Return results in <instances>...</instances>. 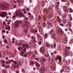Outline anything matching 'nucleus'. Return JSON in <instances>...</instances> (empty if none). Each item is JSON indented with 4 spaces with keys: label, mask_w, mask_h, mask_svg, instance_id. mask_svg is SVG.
<instances>
[{
    "label": "nucleus",
    "mask_w": 73,
    "mask_h": 73,
    "mask_svg": "<svg viewBox=\"0 0 73 73\" xmlns=\"http://www.w3.org/2000/svg\"><path fill=\"white\" fill-rule=\"evenodd\" d=\"M24 23H25V25L26 26V27H29V25H30V22H27V21H25V22H24Z\"/></svg>",
    "instance_id": "9d476101"
},
{
    "label": "nucleus",
    "mask_w": 73,
    "mask_h": 73,
    "mask_svg": "<svg viewBox=\"0 0 73 73\" xmlns=\"http://www.w3.org/2000/svg\"><path fill=\"white\" fill-rule=\"evenodd\" d=\"M9 61H10V62H13V61L14 60L13 59H11V60L9 59Z\"/></svg>",
    "instance_id": "e433bc0d"
},
{
    "label": "nucleus",
    "mask_w": 73,
    "mask_h": 73,
    "mask_svg": "<svg viewBox=\"0 0 73 73\" xmlns=\"http://www.w3.org/2000/svg\"><path fill=\"white\" fill-rule=\"evenodd\" d=\"M39 32H41V31H42V30L41 28V29H39Z\"/></svg>",
    "instance_id": "864d4df0"
},
{
    "label": "nucleus",
    "mask_w": 73,
    "mask_h": 73,
    "mask_svg": "<svg viewBox=\"0 0 73 73\" xmlns=\"http://www.w3.org/2000/svg\"><path fill=\"white\" fill-rule=\"evenodd\" d=\"M31 56H34V53L33 52H31L30 53Z\"/></svg>",
    "instance_id": "7c9ffc66"
},
{
    "label": "nucleus",
    "mask_w": 73,
    "mask_h": 73,
    "mask_svg": "<svg viewBox=\"0 0 73 73\" xmlns=\"http://www.w3.org/2000/svg\"><path fill=\"white\" fill-rule=\"evenodd\" d=\"M35 65L36 66L38 67V68H40V64L39 63H38L37 62L35 61Z\"/></svg>",
    "instance_id": "dca6fc26"
},
{
    "label": "nucleus",
    "mask_w": 73,
    "mask_h": 73,
    "mask_svg": "<svg viewBox=\"0 0 73 73\" xmlns=\"http://www.w3.org/2000/svg\"><path fill=\"white\" fill-rule=\"evenodd\" d=\"M31 38L33 40L34 42H36V38H35V37H33V36H32Z\"/></svg>",
    "instance_id": "412c9836"
},
{
    "label": "nucleus",
    "mask_w": 73,
    "mask_h": 73,
    "mask_svg": "<svg viewBox=\"0 0 73 73\" xmlns=\"http://www.w3.org/2000/svg\"><path fill=\"white\" fill-rule=\"evenodd\" d=\"M2 72H3V73H5V70H3L2 71Z\"/></svg>",
    "instance_id": "bf43d9fd"
},
{
    "label": "nucleus",
    "mask_w": 73,
    "mask_h": 73,
    "mask_svg": "<svg viewBox=\"0 0 73 73\" xmlns=\"http://www.w3.org/2000/svg\"><path fill=\"white\" fill-rule=\"evenodd\" d=\"M38 25H39V26H38V29H40L41 28V25L40 24L39 22L38 23Z\"/></svg>",
    "instance_id": "2f4dec72"
},
{
    "label": "nucleus",
    "mask_w": 73,
    "mask_h": 73,
    "mask_svg": "<svg viewBox=\"0 0 73 73\" xmlns=\"http://www.w3.org/2000/svg\"><path fill=\"white\" fill-rule=\"evenodd\" d=\"M70 44H73V39H72L70 41Z\"/></svg>",
    "instance_id": "c9c22d12"
},
{
    "label": "nucleus",
    "mask_w": 73,
    "mask_h": 73,
    "mask_svg": "<svg viewBox=\"0 0 73 73\" xmlns=\"http://www.w3.org/2000/svg\"><path fill=\"white\" fill-rule=\"evenodd\" d=\"M24 71H25V70L24 69H21V72H24Z\"/></svg>",
    "instance_id": "c03bdc74"
},
{
    "label": "nucleus",
    "mask_w": 73,
    "mask_h": 73,
    "mask_svg": "<svg viewBox=\"0 0 73 73\" xmlns=\"http://www.w3.org/2000/svg\"><path fill=\"white\" fill-rule=\"evenodd\" d=\"M55 8L56 9H58V6L57 5V4H55Z\"/></svg>",
    "instance_id": "a878e982"
},
{
    "label": "nucleus",
    "mask_w": 73,
    "mask_h": 73,
    "mask_svg": "<svg viewBox=\"0 0 73 73\" xmlns=\"http://www.w3.org/2000/svg\"><path fill=\"white\" fill-rule=\"evenodd\" d=\"M24 52L23 51H22L21 52V54H23H23H24Z\"/></svg>",
    "instance_id": "0e129e2a"
},
{
    "label": "nucleus",
    "mask_w": 73,
    "mask_h": 73,
    "mask_svg": "<svg viewBox=\"0 0 73 73\" xmlns=\"http://www.w3.org/2000/svg\"><path fill=\"white\" fill-rule=\"evenodd\" d=\"M49 33L50 34V36H51L52 38H54V37L56 36V34H55V31L54 30H51L49 32Z\"/></svg>",
    "instance_id": "f257e3e1"
},
{
    "label": "nucleus",
    "mask_w": 73,
    "mask_h": 73,
    "mask_svg": "<svg viewBox=\"0 0 73 73\" xmlns=\"http://www.w3.org/2000/svg\"><path fill=\"white\" fill-rule=\"evenodd\" d=\"M9 7V5H8L1 4H0V7L2 8H4L5 9L7 8H8Z\"/></svg>",
    "instance_id": "39448f33"
},
{
    "label": "nucleus",
    "mask_w": 73,
    "mask_h": 73,
    "mask_svg": "<svg viewBox=\"0 0 73 73\" xmlns=\"http://www.w3.org/2000/svg\"><path fill=\"white\" fill-rule=\"evenodd\" d=\"M5 59L6 60H8V57H6L5 58Z\"/></svg>",
    "instance_id": "e2e57ef3"
},
{
    "label": "nucleus",
    "mask_w": 73,
    "mask_h": 73,
    "mask_svg": "<svg viewBox=\"0 0 73 73\" xmlns=\"http://www.w3.org/2000/svg\"><path fill=\"white\" fill-rule=\"evenodd\" d=\"M21 3H22L23 4H22V5H21V7L23 6V5H24V1H23V2H21Z\"/></svg>",
    "instance_id": "6e6d98bb"
},
{
    "label": "nucleus",
    "mask_w": 73,
    "mask_h": 73,
    "mask_svg": "<svg viewBox=\"0 0 73 73\" xmlns=\"http://www.w3.org/2000/svg\"><path fill=\"white\" fill-rule=\"evenodd\" d=\"M23 48H24V47H25V48L26 49H28V48H29V45H28V44H23Z\"/></svg>",
    "instance_id": "f8f14e48"
},
{
    "label": "nucleus",
    "mask_w": 73,
    "mask_h": 73,
    "mask_svg": "<svg viewBox=\"0 0 73 73\" xmlns=\"http://www.w3.org/2000/svg\"><path fill=\"white\" fill-rule=\"evenodd\" d=\"M3 41L5 43H6V44H7V39L4 40Z\"/></svg>",
    "instance_id": "f704fd0d"
},
{
    "label": "nucleus",
    "mask_w": 73,
    "mask_h": 73,
    "mask_svg": "<svg viewBox=\"0 0 73 73\" xmlns=\"http://www.w3.org/2000/svg\"><path fill=\"white\" fill-rule=\"evenodd\" d=\"M54 49H55V48H56V44L54 43Z\"/></svg>",
    "instance_id": "37998d69"
},
{
    "label": "nucleus",
    "mask_w": 73,
    "mask_h": 73,
    "mask_svg": "<svg viewBox=\"0 0 73 73\" xmlns=\"http://www.w3.org/2000/svg\"><path fill=\"white\" fill-rule=\"evenodd\" d=\"M52 23H49L47 25L46 28L48 29H49L50 28V27H52Z\"/></svg>",
    "instance_id": "ddd939ff"
},
{
    "label": "nucleus",
    "mask_w": 73,
    "mask_h": 73,
    "mask_svg": "<svg viewBox=\"0 0 73 73\" xmlns=\"http://www.w3.org/2000/svg\"><path fill=\"white\" fill-rule=\"evenodd\" d=\"M66 27L67 28H70V27H72V23H69L66 25Z\"/></svg>",
    "instance_id": "4468645a"
},
{
    "label": "nucleus",
    "mask_w": 73,
    "mask_h": 73,
    "mask_svg": "<svg viewBox=\"0 0 73 73\" xmlns=\"http://www.w3.org/2000/svg\"><path fill=\"white\" fill-rule=\"evenodd\" d=\"M69 53V51L68 50H67L66 51H65L64 52V54H67L68 55Z\"/></svg>",
    "instance_id": "aec40b11"
},
{
    "label": "nucleus",
    "mask_w": 73,
    "mask_h": 73,
    "mask_svg": "<svg viewBox=\"0 0 73 73\" xmlns=\"http://www.w3.org/2000/svg\"><path fill=\"white\" fill-rule=\"evenodd\" d=\"M38 44H39V45H41V42L39 41L38 42Z\"/></svg>",
    "instance_id": "13d9d810"
},
{
    "label": "nucleus",
    "mask_w": 73,
    "mask_h": 73,
    "mask_svg": "<svg viewBox=\"0 0 73 73\" xmlns=\"http://www.w3.org/2000/svg\"><path fill=\"white\" fill-rule=\"evenodd\" d=\"M69 16L70 17V19L71 21H72V16H71V14H69Z\"/></svg>",
    "instance_id": "c85d7f7f"
},
{
    "label": "nucleus",
    "mask_w": 73,
    "mask_h": 73,
    "mask_svg": "<svg viewBox=\"0 0 73 73\" xmlns=\"http://www.w3.org/2000/svg\"><path fill=\"white\" fill-rule=\"evenodd\" d=\"M60 26H62V27H64V24H63L62 23L60 24Z\"/></svg>",
    "instance_id": "a18cd8bd"
},
{
    "label": "nucleus",
    "mask_w": 73,
    "mask_h": 73,
    "mask_svg": "<svg viewBox=\"0 0 73 73\" xmlns=\"http://www.w3.org/2000/svg\"><path fill=\"white\" fill-rule=\"evenodd\" d=\"M40 50V53H41V52H42V53H44V51H45V47H42Z\"/></svg>",
    "instance_id": "1a4fd4ad"
},
{
    "label": "nucleus",
    "mask_w": 73,
    "mask_h": 73,
    "mask_svg": "<svg viewBox=\"0 0 73 73\" xmlns=\"http://www.w3.org/2000/svg\"><path fill=\"white\" fill-rule=\"evenodd\" d=\"M39 38L40 39V40H42V37L41 36H40L39 37Z\"/></svg>",
    "instance_id": "4c0bfd02"
},
{
    "label": "nucleus",
    "mask_w": 73,
    "mask_h": 73,
    "mask_svg": "<svg viewBox=\"0 0 73 73\" xmlns=\"http://www.w3.org/2000/svg\"><path fill=\"white\" fill-rule=\"evenodd\" d=\"M65 66H63V68L60 71V73H62V72H63V71L64 70V69H65Z\"/></svg>",
    "instance_id": "5701e85b"
},
{
    "label": "nucleus",
    "mask_w": 73,
    "mask_h": 73,
    "mask_svg": "<svg viewBox=\"0 0 73 73\" xmlns=\"http://www.w3.org/2000/svg\"><path fill=\"white\" fill-rule=\"evenodd\" d=\"M27 56V54H25L24 55V56H25V57H26Z\"/></svg>",
    "instance_id": "69168bd1"
},
{
    "label": "nucleus",
    "mask_w": 73,
    "mask_h": 73,
    "mask_svg": "<svg viewBox=\"0 0 73 73\" xmlns=\"http://www.w3.org/2000/svg\"><path fill=\"white\" fill-rule=\"evenodd\" d=\"M34 53H35V54H37V51H36V50L35 51Z\"/></svg>",
    "instance_id": "680f3d73"
},
{
    "label": "nucleus",
    "mask_w": 73,
    "mask_h": 73,
    "mask_svg": "<svg viewBox=\"0 0 73 73\" xmlns=\"http://www.w3.org/2000/svg\"><path fill=\"white\" fill-rule=\"evenodd\" d=\"M13 63L15 64H17V62L16 61H14Z\"/></svg>",
    "instance_id": "09e8293b"
},
{
    "label": "nucleus",
    "mask_w": 73,
    "mask_h": 73,
    "mask_svg": "<svg viewBox=\"0 0 73 73\" xmlns=\"http://www.w3.org/2000/svg\"><path fill=\"white\" fill-rule=\"evenodd\" d=\"M33 18V16L32 15H31L29 16V19L30 20H32Z\"/></svg>",
    "instance_id": "b1692460"
},
{
    "label": "nucleus",
    "mask_w": 73,
    "mask_h": 73,
    "mask_svg": "<svg viewBox=\"0 0 73 73\" xmlns=\"http://www.w3.org/2000/svg\"><path fill=\"white\" fill-rule=\"evenodd\" d=\"M9 31H10V29H11V27L9 26H8L7 27H6L5 28V29L6 30H8Z\"/></svg>",
    "instance_id": "6ab92c4d"
},
{
    "label": "nucleus",
    "mask_w": 73,
    "mask_h": 73,
    "mask_svg": "<svg viewBox=\"0 0 73 73\" xmlns=\"http://www.w3.org/2000/svg\"><path fill=\"white\" fill-rule=\"evenodd\" d=\"M59 64L60 65H61L62 63H61V61H60V62H59Z\"/></svg>",
    "instance_id": "79ce46f5"
},
{
    "label": "nucleus",
    "mask_w": 73,
    "mask_h": 73,
    "mask_svg": "<svg viewBox=\"0 0 73 73\" xmlns=\"http://www.w3.org/2000/svg\"><path fill=\"white\" fill-rule=\"evenodd\" d=\"M52 14H50L48 16V18L50 19V18H52Z\"/></svg>",
    "instance_id": "393cba45"
},
{
    "label": "nucleus",
    "mask_w": 73,
    "mask_h": 73,
    "mask_svg": "<svg viewBox=\"0 0 73 73\" xmlns=\"http://www.w3.org/2000/svg\"><path fill=\"white\" fill-rule=\"evenodd\" d=\"M58 59H59V60H60V61H61V57H58Z\"/></svg>",
    "instance_id": "49530a36"
},
{
    "label": "nucleus",
    "mask_w": 73,
    "mask_h": 73,
    "mask_svg": "<svg viewBox=\"0 0 73 73\" xmlns=\"http://www.w3.org/2000/svg\"><path fill=\"white\" fill-rule=\"evenodd\" d=\"M44 36L46 37H48V34H45L44 35Z\"/></svg>",
    "instance_id": "8fccbe9b"
},
{
    "label": "nucleus",
    "mask_w": 73,
    "mask_h": 73,
    "mask_svg": "<svg viewBox=\"0 0 73 73\" xmlns=\"http://www.w3.org/2000/svg\"><path fill=\"white\" fill-rule=\"evenodd\" d=\"M54 57H55V56L54 55L53 56V58H51V59L49 56L48 57V59L50 60V62L51 64H54Z\"/></svg>",
    "instance_id": "20e7f679"
},
{
    "label": "nucleus",
    "mask_w": 73,
    "mask_h": 73,
    "mask_svg": "<svg viewBox=\"0 0 73 73\" xmlns=\"http://www.w3.org/2000/svg\"><path fill=\"white\" fill-rule=\"evenodd\" d=\"M15 15H16L17 16H20V17H23L24 16V14L21 11H19L18 12L16 11L15 13Z\"/></svg>",
    "instance_id": "f03ea898"
},
{
    "label": "nucleus",
    "mask_w": 73,
    "mask_h": 73,
    "mask_svg": "<svg viewBox=\"0 0 73 73\" xmlns=\"http://www.w3.org/2000/svg\"><path fill=\"white\" fill-rule=\"evenodd\" d=\"M17 5V4L15 5L13 7V8H16Z\"/></svg>",
    "instance_id": "ea45409f"
},
{
    "label": "nucleus",
    "mask_w": 73,
    "mask_h": 73,
    "mask_svg": "<svg viewBox=\"0 0 73 73\" xmlns=\"http://www.w3.org/2000/svg\"><path fill=\"white\" fill-rule=\"evenodd\" d=\"M36 35L38 37V40H39L38 39V38H39V36L40 37V34H39L38 33H37V34H36Z\"/></svg>",
    "instance_id": "473e14b6"
},
{
    "label": "nucleus",
    "mask_w": 73,
    "mask_h": 73,
    "mask_svg": "<svg viewBox=\"0 0 73 73\" xmlns=\"http://www.w3.org/2000/svg\"><path fill=\"white\" fill-rule=\"evenodd\" d=\"M46 45L48 48H49L50 47V44L49 42H46Z\"/></svg>",
    "instance_id": "f3484780"
},
{
    "label": "nucleus",
    "mask_w": 73,
    "mask_h": 73,
    "mask_svg": "<svg viewBox=\"0 0 73 73\" xmlns=\"http://www.w3.org/2000/svg\"><path fill=\"white\" fill-rule=\"evenodd\" d=\"M46 12H49V11H50V10H49V9H46Z\"/></svg>",
    "instance_id": "4d7b16f0"
},
{
    "label": "nucleus",
    "mask_w": 73,
    "mask_h": 73,
    "mask_svg": "<svg viewBox=\"0 0 73 73\" xmlns=\"http://www.w3.org/2000/svg\"><path fill=\"white\" fill-rule=\"evenodd\" d=\"M13 65H14L15 68H17V66H16V65H15V64H13Z\"/></svg>",
    "instance_id": "5fc2aeb1"
},
{
    "label": "nucleus",
    "mask_w": 73,
    "mask_h": 73,
    "mask_svg": "<svg viewBox=\"0 0 73 73\" xmlns=\"http://www.w3.org/2000/svg\"><path fill=\"white\" fill-rule=\"evenodd\" d=\"M23 23V21H17L15 22L14 26L16 28H17L18 27H19L20 23L22 24Z\"/></svg>",
    "instance_id": "7ed1b4c3"
},
{
    "label": "nucleus",
    "mask_w": 73,
    "mask_h": 73,
    "mask_svg": "<svg viewBox=\"0 0 73 73\" xmlns=\"http://www.w3.org/2000/svg\"><path fill=\"white\" fill-rule=\"evenodd\" d=\"M21 44H22V42L20 41V43L19 44V46H20V45H21Z\"/></svg>",
    "instance_id": "de8ad7c7"
},
{
    "label": "nucleus",
    "mask_w": 73,
    "mask_h": 73,
    "mask_svg": "<svg viewBox=\"0 0 73 73\" xmlns=\"http://www.w3.org/2000/svg\"><path fill=\"white\" fill-rule=\"evenodd\" d=\"M6 63L7 64H8L9 65H10V64H11V62H10V61L9 60V61H6Z\"/></svg>",
    "instance_id": "cd10ccee"
},
{
    "label": "nucleus",
    "mask_w": 73,
    "mask_h": 73,
    "mask_svg": "<svg viewBox=\"0 0 73 73\" xmlns=\"http://www.w3.org/2000/svg\"><path fill=\"white\" fill-rule=\"evenodd\" d=\"M62 21L64 24H66V20L65 19H63L62 20Z\"/></svg>",
    "instance_id": "bb28decb"
},
{
    "label": "nucleus",
    "mask_w": 73,
    "mask_h": 73,
    "mask_svg": "<svg viewBox=\"0 0 73 73\" xmlns=\"http://www.w3.org/2000/svg\"><path fill=\"white\" fill-rule=\"evenodd\" d=\"M41 59L42 61L40 60L39 62L42 65H43V63H42V62H45L46 61V59L44 57H42L41 58Z\"/></svg>",
    "instance_id": "423d86ee"
},
{
    "label": "nucleus",
    "mask_w": 73,
    "mask_h": 73,
    "mask_svg": "<svg viewBox=\"0 0 73 73\" xmlns=\"http://www.w3.org/2000/svg\"><path fill=\"white\" fill-rule=\"evenodd\" d=\"M44 68H42L40 70V72L41 73H44Z\"/></svg>",
    "instance_id": "4be33fe9"
},
{
    "label": "nucleus",
    "mask_w": 73,
    "mask_h": 73,
    "mask_svg": "<svg viewBox=\"0 0 73 73\" xmlns=\"http://www.w3.org/2000/svg\"><path fill=\"white\" fill-rule=\"evenodd\" d=\"M43 11V12H46V9H44Z\"/></svg>",
    "instance_id": "58836bf2"
},
{
    "label": "nucleus",
    "mask_w": 73,
    "mask_h": 73,
    "mask_svg": "<svg viewBox=\"0 0 73 73\" xmlns=\"http://www.w3.org/2000/svg\"><path fill=\"white\" fill-rule=\"evenodd\" d=\"M71 13H72V12H73V10L72 9H71L69 11Z\"/></svg>",
    "instance_id": "603ef678"
},
{
    "label": "nucleus",
    "mask_w": 73,
    "mask_h": 73,
    "mask_svg": "<svg viewBox=\"0 0 73 73\" xmlns=\"http://www.w3.org/2000/svg\"><path fill=\"white\" fill-rule=\"evenodd\" d=\"M31 64H35V63L34 62V61H32L31 62Z\"/></svg>",
    "instance_id": "052dcab7"
},
{
    "label": "nucleus",
    "mask_w": 73,
    "mask_h": 73,
    "mask_svg": "<svg viewBox=\"0 0 73 73\" xmlns=\"http://www.w3.org/2000/svg\"><path fill=\"white\" fill-rule=\"evenodd\" d=\"M6 48H9V47L8 46H6Z\"/></svg>",
    "instance_id": "338daca9"
},
{
    "label": "nucleus",
    "mask_w": 73,
    "mask_h": 73,
    "mask_svg": "<svg viewBox=\"0 0 73 73\" xmlns=\"http://www.w3.org/2000/svg\"><path fill=\"white\" fill-rule=\"evenodd\" d=\"M66 16H67V15L66 14L64 13L62 15V17L63 19H65L66 18Z\"/></svg>",
    "instance_id": "2eb2a0df"
},
{
    "label": "nucleus",
    "mask_w": 73,
    "mask_h": 73,
    "mask_svg": "<svg viewBox=\"0 0 73 73\" xmlns=\"http://www.w3.org/2000/svg\"><path fill=\"white\" fill-rule=\"evenodd\" d=\"M15 17H16V16L15 15H13L12 17V19H15Z\"/></svg>",
    "instance_id": "a19ab883"
},
{
    "label": "nucleus",
    "mask_w": 73,
    "mask_h": 73,
    "mask_svg": "<svg viewBox=\"0 0 73 73\" xmlns=\"http://www.w3.org/2000/svg\"><path fill=\"white\" fill-rule=\"evenodd\" d=\"M5 36L4 35H3L2 36V38L3 39H4V38H5Z\"/></svg>",
    "instance_id": "3c124183"
},
{
    "label": "nucleus",
    "mask_w": 73,
    "mask_h": 73,
    "mask_svg": "<svg viewBox=\"0 0 73 73\" xmlns=\"http://www.w3.org/2000/svg\"><path fill=\"white\" fill-rule=\"evenodd\" d=\"M64 66L65 67L64 71L66 72H69V71H70V68H69V66Z\"/></svg>",
    "instance_id": "6e6552de"
},
{
    "label": "nucleus",
    "mask_w": 73,
    "mask_h": 73,
    "mask_svg": "<svg viewBox=\"0 0 73 73\" xmlns=\"http://www.w3.org/2000/svg\"><path fill=\"white\" fill-rule=\"evenodd\" d=\"M7 13V12H2L1 13L0 16L2 17H4V16H6Z\"/></svg>",
    "instance_id": "0eeeda50"
},
{
    "label": "nucleus",
    "mask_w": 73,
    "mask_h": 73,
    "mask_svg": "<svg viewBox=\"0 0 73 73\" xmlns=\"http://www.w3.org/2000/svg\"><path fill=\"white\" fill-rule=\"evenodd\" d=\"M67 37H64L63 38L62 40L64 41H65L66 42L68 41V40H67Z\"/></svg>",
    "instance_id": "a211bd4d"
},
{
    "label": "nucleus",
    "mask_w": 73,
    "mask_h": 73,
    "mask_svg": "<svg viewBox=\"0 0 73 73\" xmlns=\"http://www.w3.org/2000/svg\"><path fill=\"white\" fill-rule=\"evenodd\" d=\"M34 60H35V61H37L38 62L39 61V59H38V58H34Z\"/></svg>",
    "instance_id": "c756f323"
},
{
    "label": "nucleus",
    "mask_w": 73,
    "mask_h": 73,
    "mask_svg": "<svg viewBox=\"0 0 73 73\" xmlns=\"http://www.w3.org/2000/svg\"><path fill=\"white\" fill-rule=\"evenodd\" d=\"M64 11L66 13H67V14H68V11H69L68 8L67 7H65L64 8Z\"/></svg>",
    "instance_id": "9b49d317"
},
{
    "label": "nucleus",
    "mask_w": 73,
    "mask_h": 73,
    "mask_svg": "<svg viewBox=\"0 0 73 73\" xmlns=\"http://www.w3.org/2000/svg\"><path fill=\"white\" fill-rule=\"evenodd\" d=\"M46 26V25H45V23H43V25H42L43 27L44 28V27H45Z\"/></svg>",
    "instance_id": "72a5a7b5"
},
{
    "label": "nucleus",
    "mask_w": 73,
    "mask_h": 73,
    "mask_svg": "<svg viewBox=\"0 0 73 73\" xmlns=\"http://www.w3.org/2000/svg\"><path fill=\"white\" fill-rule=\"evenodd\" d=\"M12 40H13L12 41H15V39L14 38H12Z\"/></svg>",
    "instance_id": "774afa93"
}]
</instances>
